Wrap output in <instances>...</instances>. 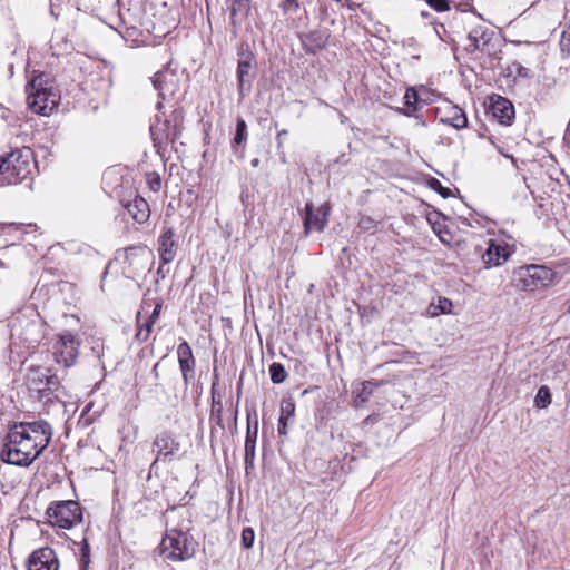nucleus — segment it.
I'll return each instance as SVG.
<instances>
[{"label": "nucleus", "instance_id": "obj_1", "mask_svg": "<svg viewBox=\"0 0 570 570\" xmlns=\"http://www.w3.org/2000/svg\"><path fill=\"white\" fill-rule=\"evenodd\" d=\"M51 438L52 428L43 420L17 423L6 435L0 458L8 464L29 466L49 445Z\"/></svg>", "mask_w": 570, "mask_h": 570}, {"label": "nucleus", "instance_id": "obj_2", "mask_svg": "<svg viewBox=\"0 0 570 570\" xmlns=\"http://www.w3.org/2000/svg\"><path fill=\"white\" fill-rule=\"evenodd\" d=\"M166 534L160 543V554L168 560L183 561L194 556V544L188 540L189 512L185 508H173L165 514Z\"/></svg>", "mask_w": 570, "mask_h": 570}, {"label": "nucleus", "instance_id": "obj_3", "mask_svg": "<svg viewBox=\"0 0 570 570\" xmlns=\"http://www.w3.org/2000/svg\"><path fill=\"white\" fill-rule=\"evenodd\" d=\"M26 92L29 108L42 116L51 114L60 100V95L45 73L33 77L26 86Z\"/></svg>", "mask_w": 570, "mask_h": 570}, {"label": "nucleus", "instance_id": "obj_4", "mask_svg": "<svg viewBox=\"0 0 570 570\" xmlns=\"http://www.w3.org/2000/svg\"><path fill=\"white\" fill-rule=\"evenodd\" d=\"M4 165V183L16 185L24 180L35 167L33 153L29 147L12 150L2 156Z\"/></svg>", "mask_w": 570, "mask_h": 570}, {"label": "nucleus", "instance_id": "obj_5", "mask_svg": "<svg viewBox=\"0 0 570 570\" xmlns=\"http://www.w3.org/2000/svg\"><path fill=\"white\" fill-rule=\"evenodd\" d=\"M557 274L543 265H525L513 274V284L520 291L533 292L547 287L556 281Z\"/></svg>", "mask_w": 570, "mask_h": 570}, {"label": "nucleus", "instance_id": "obj_6", "mask_svg": "<svg viewBox=\"0 0 570 570\" xmlns=\"http://www.w3.org/2000/svg\"><path fill=\"white\" fill-rule=\"evenodd\" d=\"M48 521L53 527L71 529L82 521V510L73 500L52 502L46 512Z\"/></svg>", "mask_w": 570, "mask_h": 570}, {"label": "nucleus", "instance_id": "obj_7", "mask_svg": "<svg viewBox=\"0 0 570 570\" xmlns=\"http://www.w3.org/2000/svg\"><path fill=\"white\" fill-rule=\"evenodd\" d=\"M79 346L78 337L71 332L66 331L51 342L49 352L56 364L61 365L63 368H69L77 362Z\"/></svg>", "mask_w": 570, "mask_h": 570}, {"label": "nucleus", "instance_id": "obj_8", "mask_svg": "<svg viewBox=\"0 0 570 570\" xmlns=\"http://www.w3.org/2000/svg\"><path fill=\"white\" fill-rule=\"evenodd\" d=\"M183 115L179 110H175L170 119L163 122L158 121L150 127L154 146L160 151L165 145L175 142L181 132Z\"/></svg>", "mask_w": 570, "mask_h": 570}, {"label": "nucleus", "instance_id": "obj_9", "mask_svg": "<svg viewBox=\"0 0 570 570\" xmlns=\"http://www.w3.org/2000/svg\"><path fill=\"white\" fill-rule=\"evenodd\" d=\"M153 262L154 255L146 247H129L126 249L122 272L126 277L136 279L150 271Z\"/></svg>", "mask_w": 570, "mask_h": 570}, {"label": "nucleus", "instance_id": "obj_10", "mask_svg": "<svg viewBox=\"0 0 570 570\" xmlns=\"http://www.w3.org/2000/svg\"><path fill=\"white\" fill-rule=\"evenodd\" d=\"M153 449L157 455L151 466L159 461H173L180 451V442L171 432L164 431L155 438Z\"/></svg>", "mask_w": 570, "mask_h": 570}, {"label": "nucleus", "instance_id": "obj_11", "mask_svg": "<svg viewBox=\"0 0 570 570\" xmlns=\"http://www.w3.org/2000/svg\"><path fill=\"white\" fill-rule=\"evenodd\" d=\"M151 80L163 100L171 98L179 89L178 76L168 68L156 72Z\"/></svg>", "mask_w": 570, "mask_h": 570}, {"label": "nucleus", "instance_id": "obj_12", "mask_svg": "<svg viewBox=\"0 0 570 570\" xmlns=\"http://www.w3.org/2000/svg\"><path fill=\"white\" fill-rule=\"evenodd\" d=\"M330 213V205L323 204L316 210H314L313 204L307 203L305 205L304 215V233L308 235L311 232H323L327 224V216Z\"/></svg>", "mask_w": 570, "mask_h": 570}, {"label": "nucleus", "instance_id": "obj_13", "mask_svg": "<svg viewBox=\"0 0 570 570\" xmlns=\"http://www.w3.org/2000/svg\"><path fill=\"white\" fill-rule=\"evenodd\" d=\"M59 561L53 549L40 548L31 553L28 559V570H58Z\"/></svg>", "mask_w": 570, "mask_h": 570}, {"label": "nucleus", "instance_id": "obj_14", "mask_svg": "<svg viewBox=\"0 0 570 570\" xmlns=\"http://www.w3.org/2000/svg\"><path fill=\"white\" fill-rule=\"evenodd\" d=\"M510 256L511 252L507 244L490 239L485 252L482 254V262L485 267L499 266L507 262Z\"/></svg>", "mask_w": 570, "mask_h": 570}, {"label": "nucleus", "instance_id": "obj_15", "mask_svg": "<svg viewBox=\"0 0 570 570\" xmlns=\"http://www.w3.org/2000/svg\"><path fill=\"white\" fill-rule=\"evenodd\" d=\"M240 58L238 60L237 66V78H238V90L242 96L245 95V91L249 90L252 82V62L254 60V55L247 50H242L239 53Z\"/></svg>", "mask_w": 570, "mask_h": 570}, {"label": "nucleus", "instance_id": "obj_16", "mask_svg": "<svg viewBox=\"0 0 570 570\" xmlns=\"http://www.w3.org/2000/svg\"><path fill=\"white\" fill-rule=\"evenodd\" d=\"M492 116L502 125H510L514 118V107L511 101L501 96L491 98Z\"/></svg>", "mask_w": 570, "mask_h": 570}, {"label": "nucleus", "instance_id": "obj_17", "mask_svg": "<svg viewBox=\"0 0 570 570\" xmlns=\"http://www.w3.org/2000/svg\"><path fill=\"white\" fill-rule=\"evenodd\" d=\"M158 253L164 264H169L176 256L174 232L170 227L165 228L158 238Z\"/></svg>", "mask_w": 570, "mask_h": 570}, {"label": "nucleus", "instance_id": "obj_18", "mask_svg": "<svg viewBox=\"0 0 570 570\" xmlns=\"http://www.w3.org/2000/svg\"><path fill=\"white\" fill-rule=\"evenodd\" d=\"M509 197L515 206H523L532 194L525 179L517 177L508 187Z\"/></svg>", "mask_w": 570, "mask_h": 570}, {"label": "nucleus", "instance_id": "obj_19", "mask_svg": "<svg viewBox=\"0 0 570 570\" xmlns=\"http://www.w3.org/2000/svg\"><path fill=\"white\" fill-rule=\"evenodd\" d=\"M257 434H258L257 420H255L254 423L248 421L246 439H245V464H246V468L253 466V464H254Z\"/></svg>", "mask_w": 570, "mask_h": 570}, {"label": "nucleus", "instance_id": "obj_20", "mask_svg": "<svg viewBox=\"0 0 570 570\" xmlns=\"http://www.w3.org/2000/svg\"><path fill=\"white\" fill-rule=\"evenodd\" d=\"M128 214L139 224L145 223L149 218V205L139 196H136L134 200L126 205Z\"/></svg>", "mask_w": 570, "mask_h": 570}, {"label": "nucleus", "instance_id": "obj_21", "mask_svg": "<svg viewBox=\"0 0 570 570\" xmlns=\"http://www.w3.org/2000/svg\"><path fill=\"white\" fill-rule=\"evenodd\" d=\"M440 120L456 129H462L468 126V118L465 112L460 107L454 105L446 107L445 115L442 116Z\"/></svg>", "mask_w": 570, "mask_h": 570}, {"label": "nucleus", "instance_id": "obj_22", "mask_svg": "<svg viewBox=\"0 0 570 570\" xmlns=\"http://www.w3.org/2000/svg\"><path fill=\"white\" fill-rule=\"evenodd\" d=\"M295 415V403L292 399H285L281 403L277 432L279 435L287 434L288 421Z\"/></svg>", "mask_w": 570, "mask_h": 570}, {"label": "nucleus", "instance_id": "obj_23", "mask_svg": "<svg viewBox=\"0 0 570 570\" xmlns=\"http://www.w3.org/2000/svg\"><path fill=\"white\" fill-rule=\"evenodd\" d=\"M250 10V0H233L230 20L235 24L236 19H245Z\"/></svg>", "mask_w": 570, "mask_h": 570}, {"label": "nucleus", "instance_id": "obj_24", "mask_svg": "<svg viewBox=\"0 0 570 570\" xmlns=\"http://www.w3.org/2000/svg\"><path fill=\"white\" fill-rule=\"evenodd\" d=\"M60 387L61 385L59 377L56 374H52L46 377L45 385L37 387V391L41 394L42 397H45L59 392Z\"/></svg>", "mask_w": 570, "mask_h": 570}, {"label": "nucleus", "instance_id": "obj_25", "mask_svg": "<svg viewBox=\"0 0 570 570\" xmlns=\"http://www.w3.org/2000/svg\"><path fill=\"white\" fill-rule=\"evenodd\" d=\"M452 302L446 297H439L438 304L431 303L429 306V314L436 316L439 314H450L452 311Z\"/></svg>", "mask_w": 570, "mask_h": 570}, {"label": "nucleus", "instance_id": "obj_26", "mask_svg": "<svg viewBox=\"0 0 570 570\" xmlns=\"http://www.w3.org/2000/svg\"><path fill=\"white\" fill-rule=\"evenodd\" d=\"M271 380L275 384L283 383L287 377V372L281 363H272L269 365Z\"/></svg>", "mask_w": 570, "mask_h": 570}, {"label": "nucleus", "instance_id": "obj_27", "mask_svg": "<svg viewBox=\"0 0 570 570\" xmlns=\"http://www.w3.org/2000/svg\"><path fill=\"white\" fill-rule=\"evenodd\" d=\"M178 363L184 382L185 384H188L195 376V358H190L188 361H180Z\"/></svg>", "mask_w": 570, "mask_h": 570}, {"label": "nucleus", "instance_id": "obj_28", "mask_svg": "<svg viewBox=\"0 0 570 570\" xmlns=\"http://www.w3.org/2000/svg\"><path fill=\"white\" fill-rule=\"evenodd\" d=\"M48 375L42 372L40 368H31L28 375V381L32 389L37 390V387H41L45 385L46 377Z\"/></svg>", "mask_w": 570, "mask_h": 570}, {"label": "nucleus", "instance_id": "obj_29", "mask_svg": "<svg viewBox=\"0 0 570 570\" xmlns=\"http://www.w3.org/2000/svg\"><path fill=\"white\" fill-rule=\"evenodd\" d=\"M534 402L541 409L547 407L551 403V393L548 386L543 385L538 390Z\"/></svg>", "mask_w": 570, "mask_h": 570}, {"label": "nucleus", "instance_id": "obj_30", "mask_svg": "<svg viewBox=\"0 0 570 570\" xmlns=\"http://www.w3.org/2000/svg\"><path fill=\"white\" fill-rule=\"evenodd\" d=\"M247 138V125L244 119L238 118L236 122V134L234 137V144L240 145Z\"/></svg>", "mask_w": 570, "mask_h": 570}, {"label": "nucleus", "instance_id": "obj_31", "mask_svg": "<svg viewBox=\"0 0 570 570\" xmlns=\"http://www.w3.org/2000/svg\"><path fill=\"white\" fill-rule=\"evenodd\" d=\"M90 564V549L87 540L82 541V546L80 548V557H79V568L80 570H87Z\"/></svg>", "mask_w": 570, "mask_h": 570}, {"label": "nucleus", "instance_id": "obj_32", "mask_svg": "<svg viewBox=\"0 0 570 570\" xmlns=\"http://www.w3.org/2000/svg\"><path fill=\"white\" fill-rule=\"evenodd\" d=\"M154 325L155 323H150V320L147 318L145 323L139 325L138 332L136 333V338L139 342H146L150 336Z\"/></svg>", "mask_w": 570, "mask_h": 570}, {"label": "nucleus", "instance_id": "obj_33", "mask_svg": "<svg viewBox=\"0 0 570 570\" xmlns=\"http://www.w3.org/2000/svg\"><path fill=\"white\" fill-rule=\"evenodd\" d=\"M177 358H178V362L188 361L190 358H194L191 347L186 341H183L178 344Z\"/></svg>", "mask_w": 570, "mask_h": 570}, {"label": "nucleus", "instance_id": "obj_34", "mask_svg": "<svg viewBox=\"0 0 570 570\" xmlns=\"http://www.w3.org/2000/svg\"><path fill=\"white\" fill-rule=\"evenodd\" d=\"M35 330H38V324H36V323L28 324L23 340L26 342H28L29 346H31V345H33V344L39 342L40 335L39 334L32 335V332Z\"/></svg>", "mask_w": 570, "mask_h": 570}, {"label": "nucleus", "instance_id": "obj_35", "mask_svg": "<svg viewBox=\"0 0 570 570\" xmlns=\"http://www.w3.org/2000/svg\"><path fill=\"white\" fill-rule=\"evenodd\" d=\"M255 540V532L252 528H245L242 531V544L244 548L249 549L253 547Z\"/></svg>", "mask_w": 570, "mask_h": 570}, {"label": "nucleus", "instance_id": "obj_36", "mask_svg": "<svg viewBox=\"0 0 570 570\" xmlns=\"http://www.w3.org/2000/svg\"><path fill=\"white\" fill-rule=\"evenodd\" d=\"M431 8L438 12H444L450 9L448 0H424Z\"/></svg>", "mask_w": 570, "mask_h": 570}, {"label": "nucleus", "instance_id": "obj_37", "mask_svg": "<svg viewBox=\"0 0 570 570\" xmlns=\"http://www.w3.org/2000/svg\"><path fill=\"white\" fill-rule=\"evenodd\" d=\"M404 102L407 107H414L417 102V92L414 88H407L404 95Z\"/></svg>", "mask_w": 570, "mask_h": 570}, {"label": "nucleus", "instance_id": "obj_38", "mask_svg": "<svg viewBox=\"0 0 570 570\" xmlns=\"http://www.w3.org/2000/svg\"><path fill=\"white\" fill-rule=\"evenodd\" d=\"M358 225L364 230H371V229H374L376 227L375 220L373 218L368 217V216H363L360 219Z\"/></svg>", "mask_w": 570, "mask_h": 570}, {"label": "nucleus", "instance_id": "obj_39", "mask_svg": "<svg viewBox=\"0 0 570 570\" xmlns=\"http://www.w3.org/2000/svg\"><path fill=\"white\" fill-rule=\"evenodd\" d=\"M470 40H473V47L475 50H483L484 46L488 43L485 39V33H482L481 39H478L476 36L470 35Z\"/></svg>", "mask_w": 570, "mask_h": 570}, {"label": "nucleus", "instance_id": "obj_40", "mask_svg": "<svg viewBox=\"0 0 570 570\" xmlns=\"http://www.w3.org/2000/svg\"><path fill=\"white\" fill-rule=\"evenodd\" d=\"M148 184L153 191H158L161 186L160 177L156 174L150 175L148 178Z\"/></svg>", "mask_w": 570, "mask_h": 570}, {"label": "nucleus", "instance_id": "obj_41", "mask_svg": "<svg viewBox=\"0 0 570 570\" xmlns=\"http://www.w3.org/2000/svg\"><path fill=\"white\" fill-rule=\"evenodd\" d=\"M160 311H161V303H157L154 307L153 313L148 316V318L150 320V323H156L158 321Z\"/></svg>", "mask_w": 570, "mask_h": 570}, {"label": "nucleus", "instance_id": "obj_42", "mask_svg": "<svg viewBox=\"0 0 570 570\" xmlns=\"http://www.w3.org/2000/svg\"><path fill=\"white\" fill-rule=\"evenodd\" d=\"M308 39H309V40H311V39H314V40H315V42H316V43H315V47H316L317 49H320V48H322V47L324 46V40H323V39H322V37H321V36H318L317 33H311V35H309V37H308Z\"/></svg>", "mask_w": 570, "mask_h": 570}, {"label": "nucleus", "instance_id": "obj_43", "mask_svg": "<svg viewBox=\"0 0 570 570\" xmlns=\"http://www.w3.org/2000/svg\"><path fill=\"white\" fill-rule=\"evenodd\" d=\"M376 386H379V383L367 381L363 384V392L371 394L373 392V387Z\"/></svg>", "mask_w": 570, "mask_h": 570}, {"label": "nucleus", "instance_id": "obj_44", "mask_svg": "<svg viewBox=\"0 0 570 570\" xmlns=\"http://www.w3.org/2000/svg\"><path fill=\"white\" fill-rule=\"evenodd\" d=\"M3 167H4L3 157L0 156V186L7 185V183H4V178H3L6 176Z\"/></svg>", "mask_w": 570, "mask_h": 570}, {"label": "nucleus", "instance_id": "obj_45", "mask_svg": "<svg viewBox=\"0 0 570 570\" xmlns=\"http://www.w3.org/2000/svg\"><path fill=\"white\" fill-rule=\"evenodd\" d=\"M165 265H166V264H164V263L161 262V264L159 265V267H158V269H157V276H158V277H160V278H165L166 273L168 272V269H165V268H164V266H165Z\"/></svg>", "mask_w": 570, "mask_h": 570}, {"label": "nucleus", "instance_id": "obj_46", "mask_svg": "<svg viewBox=\"0 0 570 570\" xmlns=\"http://www.w3.org/2000/svg\"><path fill=\"white\" fill-rule=\"evenodd\" d=\"M518 75L521 76V77H528L529 76V69L522 67V66H519L518 67Z\"/></svg>", "mask_w": 570, "mask_h": 570}, {"label": "nucleus", "instance_id": "obj_47", "mask_svg": "<svg viewBox=\"0 0 570 570\" xmlns=\"http://www.w3.org/2000/svg\"><path fill=\"white\" fill-rule=\"evenodd\" d=\"M440 194H441L443 197H448L449 189H446V188H442V190H440Z\"/></svg>", "mask_w": 570, "mask_h": 570}, {"label": "nucleus", "instance_id": "obj_48", "mask_svg": "<svg viewBox=\"0 0 570 570\" xmlns=\"http://www.w3.org/2000/svg\"><path fill=\"white\" fill-rule=\"evenodd\" d=\"M287 134H288V131H287L286 129H283V130H281V131L278 132L277 138L279 139V137L285 136V135H287Z\"/></svg>", "mask_w": 570, "mask_h": 570}, {"label": "nucleus", "instance_id": "obj_49", "mask_svg": "<svg viewBox=\"0 0 570 570\" xmlns=\"http://www.w3.org/2000/svg\"><path fill=\"white\" fill-rule=\"evenodd\" d=\"M259 160L257 158L252 160V166L256 167L258 165Z\"/></svg>", "mask_w": 570, "mask_h": 570}, {"label": "nucleus", "instance_id": "obj_50", "mask_svg": "<svg viewBox=\"0 0 570 570\" xmlns=\"http://www.w3.org/2000/svg\"><path fill=\"white\" fill-rule=\"evenodd\" d=\"M287 1H288L289 3H294V4H295V7H297V3H296V1H295V0H287Z\"/></svg>", "mask_w": 570, "mask_h": 570}, {"label": "nucleus", "instance_id": "obj_51", "mask_svg": "<svg viewBox=\"0 0 570 570\" xmlns=\"http://www.w3.org/2000/svg\"><path fill=\"white\" fill-rule=\"evenodd\" d=\"M157 107H158V109L161 107V102L160 101L157 102Z\"/></svg>", "mask_w": 570, "mask_h": 570}]
</instances>
